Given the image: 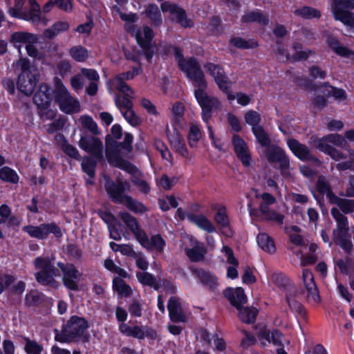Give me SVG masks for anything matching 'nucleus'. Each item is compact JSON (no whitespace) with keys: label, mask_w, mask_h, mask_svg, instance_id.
Returning <instances> with one entry per match:
<instances>
[{"label":"nucleus","mask_w":354,"mask_h":354,"mask_svg":"<svg viewBox=\"0 0 354 354\" xmlns=\"http://www.w3.org/2000/svg\"><path fill=\"white\" fill-rule=\"evenodd\" d=\"M69 55L77 62H84L89 57V51L82 46H75L70 48Z\"/></svg>","instance_id":"nucleus-45"},{"label":"nucleus","mask_w":354,"mask_h":354,"mask_svg":"<svg viewBox=\"0 0 354 354\" xmlns=\"http://www.w3.org/2000/svg\"><path fill=\"white\" fill-rule=\"evenodd\" d=\"M262 337L269 343L279 346H283L282 339L283 335L279 329L273 328L271 331L264 330L262 333Z\"/></svg>","instance_id":"nucleus-42"},{"label":"nucleus","mask_w":354,"mask_h":354,"mask_svg":"<svg viewBox=\"0 0 354 354\" xmlns=\"http://www.w3.org/2000/svg\"><path fill=\"white\" fill-rule=\"evenodd\" d=\"M257 242L259 248L263 251L270 254H274L276 252V246L274 240L267 233H259L257 236Z\"/></svg>","instance_id":"nucleus-33"},{"label":"nucleus","mask_w":354,"mask_h":354,"mask_svg":"<svg viewBox=\"0 0 354 354\" xmlns=\"http://www.w3.org/2000/svg\"><path fill=\"white\" fill-rule=\"evenodd\" d=\"M113 137L107 135L105 138L106 158L109 162H111L114 158L121 155L120 149H118V142Z\"/></svg>","instance_id":"nucleus-32"},{"label":"nucleus","mask_w":354,"mask_h":354,"mask_svg":"<svg viewBox=\"0 0 354 354\" xmlns=\"http://www.w3.org/2000/svg\"><path fill=\"white\" fill-rule=\"evenodd\" d=\"M128 310L132 317H140L142 315V305L138 299H132Z\"/></svg>","instance_id":"nucleus-64"},{"label":"nucleus","mask_w":354,"mask_h":354,"mask_svg":"<svg viewBox=\"0 0 354 354\" xmlns=\"http://www.w3.org/2000/svg\"><path fill=\"white\" fill-rule=\"evenodd\" d=\"M294 13L305 19H319L322 16L320 10L310 6H303L295 10Z\"/></svg>","instance_id":"nucleus-44"},{"label":"nucleus","mask_w":354,"mask_h":354,"mask_svg":"<svg viewBox=\"0 0 354 354\" xmlns=\"http://www.w3.org/2000/svg\"><path fill=\"white\" fill-rule=\"evenodd\" d=\"M29 10H23L14 6L8 9V14L14 18L28 21L39 22L41 19V8L36 0H29Z\"/></svg>","instance_id":"nucleus-14"},{"label":"nucleus","mask_w":354,"mask_h":354,"mask_svg":"<svg viewBox=\"0 0 354 354\" xmlns=\"http://www.w3.org/2000/svg\"><path fill=\"white\" fill-rule=\"evenodd\" d=\"M81 122L82 126L87 129L94 135L100 134L97 123L93 120L92 117L89 115H84L81 117Z\"/></svg>","instance_id":"nucleus-57"},{"label":"nucleus","mask_w":354,"mask_h":354,"mask_svg":"<svg viewBox=\"0 0 354 354\" xmlns=\"http://www.w3.org/2000/svg\"><path fill=\"white\" fill-rule=\"evenodd\" d=\"M122 116L124 118V119L128 122L129 124H131L133 127L138 126L141 120L140 118L136 114L134 111L132 109L130 110H126L124 112L121 111Z\"/></svg>","instance_id":"nucleus-63"},{"label":"nucleus","mask_w":354,"mask_h":354,"mask_svg":"<svg viewBox=\"0 0 354 354\" xmlns=\"http://www.w3.org/2000/svg\"><path fill=\"white\" fill-rule=\"evenodd\" d=\"M142 29V34L140 30H138L136 33V42H138L140 39L144 41V42H153L155 34L151 28L148 26H144Z\"/></svg>","instance_id":"nucleus-52"},{"label":"nucleus","mask_w":354,"mask_h":354,"mask_svg":"<svg viewBox=\"0 0 354 354\" xmlns=\"http://www.w3.org/2000/svg\"><path fill=\"white\" fill-rule=\"evenodd\" d=\"M160 53L164 59H168L174 54L178 68L185 73L186 77L201 67L195 57H189L185 59L181 48L174 44H167L161 46Z\"/></svg>","instance_id":"nucleus-7"},{"label":"nucleus","mask_w":354,"mask_h":354,"mask_svg":"<svg viewBox=\"0 0 354 354\" xmlns=\"http://www.w3.org/2000/svg\"><path fill=\"white\" fill-rule=\"evenodd\" d=\"M144 13L153 28H158L162 26L163 22L162 16L156 3H149L146 7Z\"/></svg>","instance_id":"nucleus-28"},{"label":"nucleus","mask_w":354,"mask_h":354,"mask_svg":"<svg viewBox=\"0 0 354 354\" xmlns=\"http://www.w3.org/2000/svg\"><path fill=\"white\" fill-rule=\"evenodd\" d=\"M209 26L211 35L214 36L218 37L223 32L222 20L220 16L214 15L210 17Z\"/></svg>","instance_id":"nucleus-51"},{"label":"nucleus","mask_w":354,"mask_h":354,"mask_svg":"<svg viewBox=\"0 0 354 354\" xmlns=\"http://www.w3.org/2000/svg\"><path fill=\"white\" fill-rule=\"evenodd\" d=\"M244 119L247 124L252 126V128L261 127L259 125L261 120V115L258 112L254 110H250L246 112L244 115Z\"/></svg>","instance_id":"nucleus-54"},{"label":"nucleus","mask_w":354,"mask_h":354,"mask_svg":"<svg viewBox=\"0 0 354 354\" xmlns=\"http://www.w3.org/2000/svg\"><path fill=\"white\" fill-rule=\"evenodd\" d=\"M187 219L189 222L195 224L198 227L208 233L216 232V228L213 223L203 214L189 213Z\"/></svg>","instance_id":"nucleus-27"},{"label":"nucleus","mask_w":354,"mask_h":354,"mask_svg":"<svg viewBox=\"0 0 354 354\" xmlns=\"http://www.w3.org/2000/svg\"><path fill=\"white\" fill-rule=\"evenodd\" d=\"M44 301V295L37 290H30L24 297V304L28 307H39Z\"/></svg>","instance_id":"nucleus-35"},{"label":"nucleus","mask_w":354,"mask_h":354,"mask_svg":"<svg viewBox=\"0 0 354 354\" xmlns=\"http://www.w3.org/2000/svg\"><path fill=\"white\" fill-rule=\"evenodd\" d=\"M322 86L330 88L331 90L328 91V95L333 96L335 100L343 101L347 97L346 91L343 88L331 86L328 82H324Z\"/></svg>","instance_id":"nucleus-56"},{"label":"nucleus","mask_w":354,"mask_h":354,"mask_svg":"<svg viewBox=\"0 0 354 354\" xmlns=\"http://www.w3.org/2000/svg\"><path fill=\"white\" fill-rule=\"evenodd\" d=\"M33 265L38 271L35 274L36 281L41 286L57 288L59 282L55 279L60 276V272L54 263L53 259L48 257H37L34 259Z\"/></svg>","instance_id":"nucleus-6"},{"label":"nucleus","mask_w":354,"mask_h":354,"mask_svg":"<svg viewBox=\"0 0 354 354\" xmlns=\"http://www.w3.org/2000/svg\"><path fill=\"white\" fill-rule=\"evenodd\" d=\"M104 189L111 201L117 204H124L126 196L125 192L130 187L129 183L127 180H118L114 181L109 176H104Z\"/></svg>","instance_id":"nucleus-10"},{"label":"nucleus","mask_w":354,"mask_h":354,"mask_svg":"<svg viewBox=\"0 0 354 354\" xmlns=\"http://www.w3.org/2000/svg\"><path fill=\"white\" fill-rule=\"evenodd\" d=\"M38 77L37 72L27 73L23 79H20V75H19L17 82L18 90L26 95H32L38 82Z\"/></svg>","instance_id":"nucleus-22"},{"label":"nucleus","mask_w":354,"mask_h":354,"mask_svg":"<svg viewBox=\"0 0 354 354\" xmlns=\"http://www.w3.org/2000/svg\"><path fill=\"white\" fill-rule=\"evenodd\" d=\"M162 12H169L176 17V21L184 28L194 26L192 20L187 17L186 10L176 3L163 1L160 5Z\"/></svg>","instance_id":"nucleus-15"},{"label":"nucleus","mask_w":354,"mask_h":354,"mask_svg":"<svg viewBox=\"0 0 354 354\" xmlns=\"http://www.w3.org/2000/svg\"><path fill=\"white\" fill-rule=\"evenodd\" d=\"M302 277L305 288L307 290L306 297L309 303H319L321 298L312 272L308 269H304L302 272Z\"/></svg>","instance_id":"nucleus-21"},{"label":"nucleus","mask_w":354,"mask_h":354,"mask_svg":"<svg viewBox=\"0 0 354 354\" xmlns=\"http://www.w3.org/2000/svg\"><path fill=\"white\" fill-rule=\"evenodd\" d=\"M133 135L130 133H125L124 140L122 142H118V149H120V152L121 149H123L127 152H131L133 150Z\"/></svg>","instance_id":"nucleus-62"},{"label":"nucleus","mask_w":354,"mask_h":354,"mask_svg":"<svg viewBox=\"0 0 354 354\" xmlns=\"http://www.w3.org/2000/svg\"><path fill=\"white\" fill-rule=\"evenodd\" d=\"M59 138L62 140L61 149L63 152L76 160L81 158V156L75 147L68 143V140L63 134H58L56 138Z\"/></svg>","instance_id":"nucleus-38"},{"label":"nucleus","mask_w":354,"mask_h":354,"mask_svg":"<svg viewBox=\"0 0 354 354\" xmlns=\"http://www.w3.org/2000/svg\"><path fill=\"white\" fill-rule=\"evenodd\" d=\"M207 250L203 245H194L192 248H186L185 254L189 259L194 263L202 261L205 259Z\"/></svg>","instance_id":"nucleus-37"},{"label":"nucleus","mask_w":354,"mask_h":354,"mask_svg":"<svg viewBox=\"0 0 354 354\" xmlns=\"http://www.w3.org/2000/svg\"><path fill=\"white\" fill-rule=\"evenodd\" d=\"M124 203L130 211L136 214H143L148 210L142 203L133 198L131 196H126Z\"/></svg>","instance_id":"nucleus-47"},{"label":"nucleus","mask_w":354,"mask_h":354,"mask_svg":"<svg viewBox=\"0 0 354 354\" xmlns=\"http://www.w3.org/2000/svg\"><path fill=\"white\" fill-rule=\"evenodd\" d=\"M230 45L242 50L254 49L259 47V44L257 39H245L241 37H233L229 41Z\"/></svg>","instance_id":"nucleus-34"},{"label":"nucleus","mask_w":354,"mask_h":354,"mask_svg":"<svg viewBox=\"0 0 354 354\" xmlns=\"http://www.w3.org/2000/svg\"><path fill=\"white\" fill-rule=\"evenodd\" d=\"M267 161L271 165H278L277 169L283 173L290 167V158L285 149L272 144L265 150Z\"/></svg>","instance_id":"nucleus-11"},{"label":"nucleus","mask_w":354,"mask_h":354,"mask_svg":"<svg viewBox=\"0 0 354 354\" xmlns=\"http://www.w3.org/2000/svg\"><path fill=\"white\" fill-rule=\"evenodd\" d=\"M327 44L330 48L337 55L354 59V50L349 49L348 47L343 46L341 42L334 37L327 38Z\"/></svg>","instance_id":"nucleus-25"},{"label":"nucleus","mask_w":354,"mask_h":354,"mask_svg":"<svg viewBox=\"0 0 354 354\" xmlns=\"http://www.w3.org/2000/svg\"><path fill=\"white\" fill-rule=\"evenodd\" d=\"M90 325L88 321L78 315H72L66 324H62L61 330L55 328V340L60 343H72L88 341L89 335L87 332Z\"/></svg>","instance_id":"nucleus-3"},{"label":"nucleus","mask_w":354,"mask_h":354,"mask_svg":"<svg viewBox=\"0 0 354 354\" xmlns=\"http://www.w3.org/2000/svg\"><path fill=\"white\" fill-rule=\"evenodd\" d=\"M99 160L93 156L85 157L82 163V171L86 173L90 178H94L95 176V169Z\"/></svg>","instance_id":"nucleus-39"},{"label":"nucleus","mask_w":354,"mask_h":354,"mask_svg":"<svg viewBox=\"0 0 354 354\" xmlns=\"http://www.w3.org/2000/svg\"><path fill=\"white\" fill-rule=\"evenodd\" d=\"M311 140L315 147L320 151L324 152L325 154H327L328 151H329L333 147L332 145H329L330 142L328 141L326 136H324L320 138L312 136Z\"/></svg>","instance_id":"nucleus-55"},{"label":"nucleus","mask_w":354,"mask_h":354,"mask_svg":"<svg viewBox=\"0 0 354 354\" xmlns=\"http://www.w3.org/2000/svg\"><path fill=\"white\" fill-rule=\"evenodd\" d=\"M287 146L295 156L301 161H311L319 164V159L312 154L309 148L295 138H288L286 141Z\"/></svg>","instance_id":"nucleus-16"},{"label":"nucleus","mask_w":354,"mask_h":354,"mask_svg":"<svg viewBox=\"0 0 354 354\" xmlns=\"http://www.w3.org/2000/svg\"><path fill=\"white\" fill-rule=\"evenodd\" d=\"M32 100L37 106L42 109L50 108L51 102L54 100L60 111L68 115L77 113L80 111V102L71 95L57 77H54V88L46 83H41Z\"/></svg>","instance_id":"nucleus-1"},{"label":"nucleus","mask_w":354,"mask_h":354,"mask_svg":"<svg viewBox=\"0 0 354 354\" xmlns=\"http://www.w3.org/2000/svg\"><path fill=\"white\" fill-rule=\"evenodd\" d=\"M202 137L201 127L198 124H192L189 127L187 141L190 147H196L198 142Z\"/></svg>","instance_id":"nucleus-46"},{"label":"nucleus","mask_w":354,"mask_h":354,"mask_svg":"<svg viewBox=\"0 0 354 354\" xmlns=\"http://www.w3.org/2000/svg\"><path fill=\"white\" fill-rule=\"evenodd\" d=\"M109 163L117 168L125 171L132 176H135V174L138 171V168L129 160L124 159L121 155L118 156L114 158L111 162Z\"/></svg>","instance_id":"nucleus-36"},{"label":"nucleus","mask_w":354,"mask_h":354,"mask_svg":"<svg viewBox=\"0 0 354 354\" xmlns=\"http://www.w3.org/2000/svg\"><path fill=\"white\" fill-rule=\"evenodd\" d=\"M232 144L234 151L242 165L248 167L251 165L252 156L246 142L238 134L232 136Z\"/></svg>","instance_id":"nucleus-18"},{"label":"nucleus","mask_w":354,"mask_h":354,"mask_svg":"<svg viewBox=\"0 0 354 354\" xmlns=\"http://www.w3.org/2000/svg\"><path fill=\"white\" fill-rule=\"evenodd\" d=\"M316 188L322 195H326L328 203L337 205L344 214L354 212V200L342 198L337 196L333 192L331 185L324 177H319L317 181Z\"/></svg>","instance_id":"nucleus-8"},{"label":"nucleus","mask_w":354,"mask_h":354,"mask_svg":"<svg viewBox=\"0 0 354 354\" xmlns=\"http://www.w3.org/2000/svg\"><path fill=\"white\" fill-rule=\"evenodd\" d=\"M137 44L142 49V55L145 56L147 62L151 63L152 58L155 54V43L144 42V41L140 39V41H138Z\"/></svg>","instance_id":"nucleus-49"},{"label":"nucleus","mask_w":354,"mask_h":354,"mask_svg":"<svg viewBox=\"0 0 354 354\" xmlns=\"http://www.w3.org/2000/svg\"><path fill=\"white\" fill-rule=\"evenodd\" d=\"M66 251L68 257L71 258L73 260H80V259L82 257V250L76 244H67L66 247Z\"/></svg>","instance_id":"nucleus-59"},{"label":"nucleus","mask_w":354,"mask_h":354,"mask_svg":"<svg viewBox=\"0 0 354 354\" xmlns=\"http://www.w3.org/2000/svg\"><path fill=\"white\" fill-rule=\"evenodd\" d=\"M241 22L243 24L257 23L261 26H266L269 24L270 20L268 16L257 9L245 12L241 17Z\"/></svg>","instance_id":"nucleus-24"},{"label":"nucleus","mask_w":354,"mask_h":354,"mask_svg":"<svg viewBox=\"0 0 354 354\" xmlns=\"http://www.w3.org/2000/svg\"><path fill=\"white\" fill-rule=\"evenodd\" d=\"M187 77L193 82L195 87H197L194 94L201 108L202 120L207 124L213 111L219 109L221 102L216 97L209 95L206 93L207 82L201 67Z\"/></svg>","instance_id":"nucleus-2"},{"label":"nucleus","mask_w":354,"mask_h":354,"mask_svg":"<svg viewBox=\"0 0 354 354\" xmlns=\"http://www.w3.org/2000/svg\"><path fill=\"white\" fill-rule=\"evenodd\" d=\"M223 294L230 304L239 311V317L242 322L251 324L256 322L259 310L253 306L243 307L248 301V298L242 287H237L235 289L227 287L223 290Z\"/></svg>","instance_id":"nucleus-4"},{"label":"nucleus","mask_w":354,"mask_h":354,"mask_svg":"<svg viewBox=\"0 0 354 354\" xmlns=\"http://www.w3.org/2000/svg\"><path fill=\"white\" fill-rule=\"evenodd\" d=\"M119 216L132 233L140 227V224L137 218L129 212L125 211L120 212Z\"/></svg>","instance_id":"nucleus-48"},{"label":"nucleus","mask_w":354,"mask_h":354,"mask_svg":"<svg viewBox=\"0 0 354 354\" xmlns=\"http://www.w3.org/2000/svg\"><path fill=\"white\" fill-rule=\"evenodd\" d=\"M136 276L138 282L142 286H149L157 291L160 290L159 281L153 274L148 272H137Z\"/></svg>","instance_id":"nucleus-31"},{"label":"nucleus","mask_w":354,"mask_h":354,"mask_svg":"<svg viewBox=\"0 0 354 354\" xmlns=\"http://www.w3.org/2000/svg\"><path fill=\"white\" fill-rule=\"evenodd\" d=\"M191 271L203 286L207 288L211 292L216 291L218 286V277L214 272L209 270L198 268H192Z\"/></svg>","instance_id":"nucleus-19"},{"label":"nucleus","mask_w":354,"mask_h":354,"mask_svg":"<svg viewBox=\"0 0 354 354\" xmlns=\"http://www.w3.org/2000/svg\"><path fill=\"white\" fill-rule=\"evenodd\" d=\"M331 12L336 21H344L348 13H353L346 9L354 10V0H331Z\"/></svg>","instance_id":"nucleus-20"},{"label":"nucleus","mask_w":354,"mask_h":354,"mask_svg":"<svg viewBox=\"0 0 354 354\" xmlns=\"http://www.w3.org/2000/svg\"><path fill=\"white\" fill-rule=\"evenodd\" d=\"M112 288L118 296L121 297H129L133 293L131 287L120 277L113 279Z\"/></svg>","instance_id":"nucleus-30"},{"label":"nucleus","mask_w":354,"mask_h":354,"mask_svg":"<svg viewBox=\"0 0 354 354\" xmlns=\"http://www.w3.org/2000/svg\"><path fill=\"white\" fill-rule=\"evenodd\" d=\"M0 179L3 182L17 184L19 176L15 169L8 166H4L0 169Z\"/></svg>","instance_id":"nucleus-40"},{"label":"nucleus","mask_w":354,"mask_h":354,"mask_svg":"<svg viewBox=\"0 0 354 354\" xmlns=\"http://www.w3.org/2000/svg\"><path fill=\"white\" fill-rule=\"evenodd\" d=\"M169 141L172 149L176 153L184 158H189V152L185 140L179 132L175 133Z\"/></svg>","instance_id":"nucleus-26"},{"label":"nucleus","mask_w":354,"mask_h":354,"mask_svg":"<svg viewBox=\"0 0 354 354\" xmlns=\"http://www.w3.org/2000/svg\"><path fill=\"white\" fill-rule=\"evenodd\" d=\"M109 232V237L115 241H120L122 239V225L117 220H113L110 223H107Z\"/></svg>","instance_id":"nucleus-50"},{"label":"nucleus","mask_w":354,"mask_h":354,"mask_svg":"<svg viewBox=\"0 0 354 354\" xmlns=\"http://www.w3.org/2000/svg\"><path fill=\"white\" fill-rule=\"evenodd\" d=\"M96 135L84 133L81 135L79 141V147L93 156L98 160H102L103 156V144L102 140Z\"/></svg>","instance_id":"nucleus-13"},{"label":"nucleus","mask_w":354,"mask_h":354,"mask_svg":"<svg viewBox=\"0 0 354 354\" xmlns=\"http://www.w3.org/2000/svg\"><path fill=\"white\" fill-rule=\"evenodd\" d=\"M24 350L27 354H41L43 346L35 340L26 338Z\"/></svg>","instance_id":"nucleus-58"},{"label":"nucleus","mask_w":354,"mask_h":354,"mask_svg":"<svg viewBox=\"0 0 354 354\" xmlns=\"http://www.w3.org/2000/svg\"><path fill=\"white\" fill-rule=\"evenodd\" d=\"M286 300L289 308L292 312L299 315L301 317H304L306 315L305 308L301 303L288 295L286 297Z\"/></svg>","instance_id":"nucleus-53"},{"label":"nucleus","mask_w":354,"mask_h":354,"mask_svg":"<svg viewBox=\"0 0 354 354\" xmlns=\"http://www.w3.org/2000/svg\"><path fill=\"white\" fill-rule=\"evenodd\" d=\"M293 83L295 84L300 88L307 91L313 90L314 84L313 81L303 76H298L293 79Z\"/></svg>","instance_id":"nucleus-60"},{"label":"nucleus","mask_w":354,"mask_h":354,"mask_svg":"<svg viewBox=\"0 0 354 354\" xmlns=\"http://www.w3.org/2000/svg\"><path fill=\"white\" fill-rule=\"evenodd\" d=\"M252 131L255 136L258 142L262 147L267 149L271 145V139L269 135L266 133L264 128L261 126L259 127L252 128Z\"/></svg>","instance_id":"nucleus-43"},{"label":"nucleus","mask_w":354,"mask_h":354,"mask_svg":"<svg viewBox=\"0 0 354 354\" xmlns=\"http://www.w3.org/2000/svg\"><path fill=\"white\" fill-rule=\"evenodd\" d=\"M214 221L221 229L228 228V232L225 233L227 236L230 237L232 232L230 228V218L227 214V209L225 206H221L214 214Z\"/></svg>","instance_id":"nucleus-29"},{"label":"nucleus","mask_w":354,"mask_h":354,"mask_svg":"<svg viewBox=\"0 0 354 354\" xmlns=\"http://www.w3.org/2000/svg\"><path fill=\"white\" fill-rule=\"evenodd\" d=\"M57 266L62 272L63 285L69 290L78 291V281L82 275V272L72 263H64L58 261Z\"/></svg>","instance_id":"nucleus-12"},{"label":"nucleus","mask_w":354,"mask_h":354,"mask_svg":"<svg viewBox=\"0 0 354 354\" xmlns=\"http://www.w3.org/2000/svg\"><path fill=\"white\" fill-rule=\"evenodd\" d=\"M127 317V311L122 307L117 306L115 308V318L118 322H121L118 326V330L122 335L138 340H143L145 337L149 340L158 339V333L154 328L148 326H129L124 323Z\"/></svg>","instance_id":"nucleus-5"},{"label":"nucleus","mask_w":354,"mask_h":354,"mask_svg":"<svg viewBox=\"0 0 354 354\" xmlns=\"http://www.w3.org/2000/svg\"><path fill=\"white\" fill-rule=\"evenodd\" d=\"M166 245V241L160 234L152 235L149 239L145 248L148 250H155L158 252H162Z\"/></svg>","instance_id":"nucleus-41"},{"label":"nucleus","mask_w":354,"mask_h":354,"mask_svg":"<svg viewBox=\"0 0 354 354\" xmlns=\"http://www.w3.org/2000/svg\"><path fill=\"white\" fill-rule=\"evenodd\" d=\"M22 231L27 233L30 237L38 240H46L50 234L59 239L63 236L61 227L55 223H44L39 225H28L22 227Z\"/></svg>","instance_id":"nucleus-9"},{"label":"nucleus","mask_w":354,"mask_h":354,"mask_svg":"<svg viewBox=\"0 0 354 354\" xmlns=\"http://www.w3.org/2000/svg\"><path fill=\"white\" fill-rule=\"evenodd\" d=\"M330 214L337 223V226L348 227V218L343 212H341L337 207H332Z\"/></svg>","instance_id":"nucleus-61"},{"label":"nucleus","mask_w":354,"mask_h":354,"mask_svg":"<svg viewBox=\"0 0 354 354\" xmlns=\"http://www.w3.org/2000/svg\"><path fill=\"white\" fill-rule=\"evenodd\" d=\"M37 35L24 31H18L13 32L10 37V42L19 51L21 48V44L28 45L30 43H37Z\"/></svg>","instance_id":"nucleus-23"},{"label":"nucleus","mask_w":354,"mask_h":354,"mask_svg":"<svg viewBox=\"0 0 354 354\" xmlns=\"http://www.w3.org/2000/svg\"><path fill=\"white\" fill-rule=\"evenodd\" d=\"M204 68L214 78L215 83L220 90L226 89L225 85L227 84H232L221 65L207 62L204 64Z\"/></svg>","instance_id":"nucleus-17"}]
</instances>
